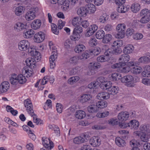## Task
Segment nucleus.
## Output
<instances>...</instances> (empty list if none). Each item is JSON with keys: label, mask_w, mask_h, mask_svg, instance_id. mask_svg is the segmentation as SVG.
<instances>
[{"label": "nucleus", "mask_w": 150, "mask_h": 150, "mask_svg": "<svg viewBox=\"0 0 150 150\" xmlns=\"http://www.w3.org/2000/svg\"><path fill=\"white\" fill-rule=\"evenodd\" d=\"M119 88L117 86H112L109 88L108 92H103L98 94L96 97L99 100L108 99L110 98V94L115 95L118 93Z\"/></svg>", "instance_id": "f257e3e1"}, {"label": "nucleus", "mask_w": 150, "mask_h": 150, "mask_svg": "<svg viewBox=\"0 0 150 150\" xmlns=\"http://www.w3.org/2000/svg\"><path fill=\"white\" fill-rule=\"evenodd\" d=\"M134 78L133 77L130 75H127L123 76L122 78L121 81L122 83H125V85L128 87H131L134 86Z\"/></svg>", "instance_id": "f03ea898"}, {"label": "nucleus", "mask_w": 150, "mask_h": 150, "mask_svg": "<svg viewBox=\"0 0 150 150\" xmlns=\"http://www.w3.org/2000/svg\"><path fill=\"white\" fill-rule=\"evenodd\" d=\"M38 11L37 8L30 9L26 13L25 17L26 20L29 21L33 19L35 17V13Z\"/></svg>", "instance_id": "7ed1b4c3"}, {"label": "nucleus", "mask_w": 150, "mask_h": 150, "mask_svg": "<svg viewBox=\"0 0 150 150\" xmlns=\"http://www.w3.org/2000/svg\"><path fill=\"white\" fill-rule=\"evenodd\" d=\"M28 52L30 54V55L32 56L34 59L35 61L40 60L41 58V56L40 53L37 51L35 48H33L30 47L28 49Z\"/></svg>", "instance_id": "20e7f679"}, {"label": "nucleus", "mask_w": 150, "mask_h": 150, "mask_svg": "<svg viewBox=\"0 0 150 150\" xmlns=\"http://www.w3.org/2000/svg\"><path fill=\"white\" fill-rule=\"evenodd\" d=\"M30 43L27 40H23L21 41L18 44V48L21 51H25L28 49H28L30 48L29 47Z\"/></svg>", "instance_id": "39448f33"}, {"label": "nucleus", "mask_w": 150, "mask_h": 150, "mask_svg": "<svg viewBox=\"0 0 150 150\" xmlns=\"http://www.w3.org/2000/svg\"><path fill=\"white\" fill-rule=\"evenodd\" d=\"M42 140L43 141L42 144L46 148L51 149L54 147L53 143L50 140V138L47 139V138L44 137L42 138Z\"/></svg>", "instance_id": "423d86ee"}, {"label": "nucleus", "mask_w": 150, "mask_h": 150, "mask_svg": "<svg viewBox=\"0 0 150 150\" xmlns=\"http://www.w3.org/2000/svg\"><path fill=\"white\" fill-rule=\"evenodd\" d=\"M89 139V136L84 134L83 137H77L74 138V142L76 144H79L87 141Z\"/></svg>", "instance_id": "0eeeda50"}, {"label": "nucleus", "mask_w": 150, "mask_h": 150, "mask_svg": "<svg viewBox=\"0 0 150 150\" xmlns=\"http://www.w3.org/2000/svg\"><path fill=\"white\" fill-rule=\"evenodd\" d=\"M44 33L42 32L37 33L34 35V40L35 42L39 43L42 42L45 39Z\"/></svg>", "instance_id": "6e6552de"}, {"label": "nucleus", "mask_w": 150, "mask_h": 150, "mask_svg": "<svg viewBox=\"0 0 150 150\" xmlns=\"http://www.w3.org/2000/svg\"><path fill=\"white\" fill-rule=\"evenodd\" d=\"M98 26L96 24L91 25L87 30L86 36L89 37L92 35L97 30Z\"/></svg>", "instance_id": "1a4fd4ad"}, {"label": "nucleus", "mask_w": 150, "mask_h": 150, "mask_svg": "<svg viewBox=\"0 0 150 150\" xmlns=\"http://www.w3.org/2000/svg\"><path fill=\"white\" fill-rule=\"evenodd\" d=\"M10 84L7 81L2 82L0 85V93H4L6 92L9 89Z\"/></svg>", "instance_id": "9d476101"}, {"label": "nucleus", "mask_w": 150, "mask_h": 150, "mask_svg": "<svg viewBox=\"0 0 150 150\" xmlns=\"http://www.w3.org/2000/svg\"><path fill=\"white\" fill-rule=\"evenodd\" d=\"M57 3L59 4L63 5L62 7L64 10L66 11L69 8L70 2L69 1V0H58Z\"/></svg>", "instance_id": "9b49d317"}, {"label": "nucleus", "mask_w": 150, "mask_h": 150, "mask_svg": "<svg viewBox=\"0 0 150 150\" xmlns=\"http://www.w3.org/2000/svg\"><path fill=\"white\" fill-rule=\"evenodd\" d=\"M129 116V114L127 112H122L119 113L118 115V118L119 120L124 121L127 120Z\"/></svg>", "instance_id": "f8f14e48"}, {"label": "nucleus", "mask_w": 150, "mask_h": 150, "mask_svg": "<svg viewBox=\"0 0 150 150\" xmlns=\"http://www.w3.org/2000/svg\"><path fill=\"white\" fill-rule=\"evenodd\" d=\"M130 59V56L128 54H125L120 56V57L119 58L118 60L121 61L122 65L125 66L126 63L129 61Z\"/></svg>", "instance_id": "ddd939ff"}, {"label": "nucleus", "mask_w": 150, "mask_h": 150, "mask_svg": "<svg viewBox=\"0 0 150 150\" xmlns=\"http://www.w3.org/2000/svg\"><path fill=\"white\" fill-rule=\"evenodd\" d=\"M87 13H93L96 10L95 6L93 4L88 3L85 6Z\"/></svg>", "instance_id": "4468645a"}, {"label": "nucleus", "mask_w": 150, "mask_h": 150, "mask_svg": "<svg viewBox=\"0 0 150 150\" xmlns=\"http://www.w3.org/2000/svg\"><path fill=\"white\" fill-rule=\"evenodd\" d=\"M101 140L98 137H94L90 140V144L94 147L99 146L100 144Z\"/></svg>", "instance_id": "2eb2a0df"}, {"label": "nucleus", "mask_w": 150, "mask_h": 150, "mask_svg": "<svg viewBox=\"0 0 150 150\" xmlns=\"http://www.w3.org/2000/svg\"><path fill=\"white\" fill-rule=\"evenodd\" d=\"M28 26L26 24H23L22 23L18 22L16 23L15 25L14 28L18 31H20L21 30L26 29L27 28Z\"/></svg>", "instance_id": "dca6fc26"}, {"label": "nucleus", "mask_w": 150, "mask_h": 150, "mask_svg": "<svg viewBox=\"0 0 150 150\" xmlns=\"http://www.w3.org/2000/svg\"><path fill=\"white\" fill-rule=\"evenodd\" d=\"M139 126V122L136 120H132L129 122V127L132 129H137Z\"/></svg>", "instance_id": "f3484780"}, {"label": "nucleus", "mask_w": 150, "mask_h": 150, "mask_svg": "<svg viewBox=\"0 0 150 150\" xmlns=\"http://www.w3.org/2000/svg\"><path fill=\"white\" fill-rule=\"evenodd\" d=\"M77 14L80 16L85 17L87 15V12L85 6L81 7L78 9L77 11Z\"/></svg>", "instance_id": "a211bd4d"}, {"label": "nucleus", "mask_w": 150, "mask_h": 150, "mask_svg": "<svg viewBox=\"0 0 150 150\" xmlns=\"http://www.w3.org/2000/svg\"><path fill=\"white\" fill-rule=\"evenodd\" d=\"M35 62L34 59L33 60L32 58H28L25 61L27 65L30 69H34L36 67V66Z\"/></svg>", "instance_id": "6ab92c4d"}, {"label": "nucleus", "mask_w": 150, "mask_h": 150, "mask_svg": "<svg viewBox=\"0 0 150 150\" xmlns=\"http://www.w3.org/2000/svg\"><path fill=\"white\" fill-rule=\"evenodd\" d=\"M41 25V22L40 20L37 19L34 21L32 23V28L35 30L37 29L40 27Z\"/></svg>", "instance_id": "aec40b11"}, {"label": "nucleus", "mask_w": 150, "mask_h": 150, "mask_svg": "<svg viewBox=\"0 0 150 150\" xmlns=\"http://www.w3.org/2000/svg\"><path fill=\"white\" fill-rule=\"evenodd\" d=\"M87 109L88 111L91 113H93L99 110L98 107L96 104L90 105L87 107Z\"/></svg>", "instance_id": "412c9836"}, {"label": "nucleus", "mask_w": 150, "mask_h": 150, "mask_svg": "<svg viewBox=\"0 0 150 150\" xmlns=\"http://www.w3.org/2000/svg\"><path fill=\"white\" fill-rule=\"evenodd\" d=\"M92 98L91 95L89 94H85L82 96L80 98V102L84 103L90 100Z\"/></svg>", "instance_id": "4be33fe9"}, {"label": "nucleus", "mask_w": 150, "mask_h": 150, "mask_svg": "<svg viewBox=\"0 0 150 150\" xmlns=\"http://www.w3.org/2000/svg\"><path fill=\"white\" fill-rule=\"evenodd\" d=\"M130 8L132 12L137 13L140 10V6L139 4L134 3L132 5Z\"/></svg>", "instance_id": "5701e85b"}, {"label": "nucleus", "mask_w": 150, "mask_h": 150, "mask_svg": "<svg viewBox=\"0 0 150 150\" xmlns=\"http://www.w3.org/2000/svg\"><path fill=\"white\" fill-rule=\"evenodd\" d=\"M85 49V46L83 44H81L76 46L74 50L76 53H79L83 51Z\"/></svg>", "instance_id": "b1692460"}, {"label": "nucleus", "mask_w": 150, "mask_h": 150, "mask_svg": "<svg viewBox=\"0 0 150 150\" xmlns=\"http://www.w3.org/2000/svg\"><path fill=\"white\" fill-rule=\"evenodd\" d=\"M89 53L91 55L97 56L101 52V49L98 47H95L94 49L88 50Z\"/></svg>", "instance_id": "393cba45"}, {"label": "nucleus", "mask_w": 150, "mask_h": 150, "mask_svg": "<svg viewBox=\"0 0 150 150\" xmlns=\"http://www.w3.org/2000/svg\"><path fill=\"white\" fill-rule=\"evenodd\" d=\"M75 116L78 119H82L86 116V113L83 111L79 110L76 112Z\"/></svg>", "instance_id": "a878e982"}, {"label": "nucleus", "mask_w": 150, "mask_h": 150, "mask_svg": "<svg viewBox=\"0 0 150 150\" xmlns=\"http://www.w3.org/2000/svg\"><path fill=\"white\" fill-rule=\"evenodd\" d=\"M112 85V83L110 81L105 82L104 83L101 84L100 87L104 90H107L108 92L110 88Z\"/></svg>", "instance_id": "bb28decb"}, {"label": "nucleus", "mask_w": 150, "mask_h": 150, "mask_svg": "<svg viewBox=\"0 0 150 150\" xmlns=\"http://www.w3.org/2000/svg\"><path fill=\"white\" fill-rule=\"evenodd\" d=\"M133 50V46L131 45H127L124 48L123 52L125 54H129L132 53Z\"/></svg>", "instance_id": "cd10ccee"}, {"label": "nucleus", "mask_w": 150, "mask_h": 150, "mask_svg": "<svg viewBox=\"0 0 150 150\" xmlns=\"http://www.w3.org/2000/svg\"><path fill=\"white\" fill-rule=\"evenodd\" d=\"M117 9V11L120 13H124L127 11L129 9V7L124 6L123 4H120L118 6Z\"/></svg>", "instance_id": "c85d7f7f"}, {"label": "nucleus", "mask_w": 150, "mask_h": 150, "mask_svg": "<svg viewBox=\"0 0 150 150\" xmlns=\"http://www.w3.org/2000/svg\"><path fill=\"white\" fill-rule=\"evenodd\" d=\"M115 143L117 145L120 147L124 146L126 144L125 141L120 137L116 138Z\"/></svg>", "instance_id": "c756f323"}, {"label": "nucleus", "mask_w": 150, "mask_h": 150, "mask_svg": "<svg viewBox=\"0 0 150 150\" xmlns=\"http://www.w3.org/2000/svg\"><path fill=\"white\" fill-rule=\"evenodd\" d=\"M112 36L111 34H108L104 35L103 38L102 42L104 43H108L112 40Z\"/></svg>", "instance_id": "7c9ffc66"}, {"label": "nucleus", "mask_w": 150, "mask_h": 150, "mask_svg": "<svg viewBox=\"0 0 150 150\" xmlns=\"http://www.w3.org/2000/svg\"><path fill=\"white\" fill-rule=\"evenodd\" d=\"M33 69H27V68H24L23 69L22 72L23 73H25V74H26V76L27 77H29L32 76L33 74Z\"/></svg>", "instance_id": "2f4dec72"}, {"label": "nucleus", "mask_w": 150, "mask_h": 150, "mask_svg": "<svg viewBox=\"0 0 150 150\" xmlns=\"http://www.w3.org/2000/svg\"><path fill=\"white\" fill-rule=\"evenodd\" d=\"M97 105L99 108H103L107 107L108 105L107 103L105 100H101L98 101L96 103Z\"/></svg>", "instance_id": "473e14b6"}, {"label": "nucleus", "mask_w": 150, "mask_h": 150, "mask_svg": "<svg viewBox=\"0 0 150 150\" xmlns=\"http://www.w3.org/2000/svg\"><path fill=\"white\" fill-rule=\"evenodd\" d=\"M10 81L11 84L13 85H16L18 83L17 75L14 74L13 75L11 76V77Z\"/></svg>", "instance_id": "72a5a7b5"}, {"label": "nucleus", "mask_w": 150, "mask_h": 150, "mask_svg": "<svg viewBox=\"0 0 150 150\" xmlns=\"http://www.w3.org/2000/svg\"><path fill=\"white\" fill-rule=\"evenodd\" d=\"M79 79V76H76L70 78L68 80V83L70 84H73L77 82Z\"/></svg>", "instance_id": "f704fd0d"}, {"label": "nucleus", "mask_w": 150, "mask_h": 150, "mask_svg": "<svg viewBox=\"0 0 150 150\" xmlns=\"http://www.w3.org/2000/svg\"><path fill=\"white\" fill-rule=\"evenodd\" d=\"M141 16L150 17V13L148 9L145 8L142 9L140 12Z\"/></svg>", "instance_id": "c9c22d12"}, {"label": "nucleus", "mask_w": 150, "mask_h": 150, "mask_svg": "<svg viewBox=\"0 0 150 150\" xmlns=\"http://www.w3.org/2000/svg\"><path fill=\"white\" fill-rule=\"evenodd\" d=\"M104 35V32L102 30H99L96 33V36L97 39H100L103 38Z\"/></svg>", "instance_id": "e433bc0d"}, {"label": "nucleus", "mask_w": 150, "mask_h": 150, "mask_svg": "<svg viewBox=\"0 0 150 150\" xmlns=\"http://www.w3.org/2000/svg\"><path fill=\"white\" fill-rule=\"evenodd\" d=\"M18 82L20 84L24 83L26 81V79L25 77L22 74H20L17 76Z\"/></svg>", "instance_id": "4c0bfd02"}, {"label": "nucleus", "mask_w": 150, "mask_h": 150, "mask_svg": "<svg viewBox=\"0 0 150 150\" xmlns=\"http://www.w3.org/2000/svg\"><path fill=\"white\" fill-rule=\"evenodd\" d=\"M126 25L124 23H120L118 24L116 27V30L118 32L119 31H125L126 28Z\"/></svg>", "instance_id": "58836bf2"}, {"label": "nucleus", "mask_w": 150, "mask_h": 150, "mask_svg": "<svg viewBox=\"0 0 150 150\" xmlns=\"http://www.w3.org/2000/svg\"><path fill=\"white\" fill-rule=\"evenodd\" d=\"M149 136L145 132H142L140 137V139L142 141L147 142L148 141Z\"/></svg>", "instance_id": "ea45409f"}, {"label": "nucleus", "mask_w": 150, "mask_h": 150, "mask_svg": "<svg viewBox=\"0 0 150 150\" xmlns=\"http://www.w3.org/2000/svg\"><path fill=\"white\" fill-rule=\"evenodd\" d=\"M23 9V7L22 6L17 7L15 11V14L17 16L21 15L24 12Z\"/></svg>", "instance_id": "a19ab883"}, {"label": "nucleus", "mask_w": 150, "mask_h": 150, "mask_svg": "<svg viewBox=\"0 0 150 150\" xmlns=\"http://www.w3.org/2000/svg\"><path fill=\"white\" fill-rule=\"evenodd\" d=\"M25 36L27 38H30L34 34V31L32 29L29 30L24 32Z\"/></svg>", "instance_id": "79ce46f5"}, {"label": "nucleus", "mask_w": 150, "mask_h": 150, "mask_svg": "<svg viewBox=\"0 0 150 150\" xmlns=\"http://www.w3.org/2000/svg\"><path fill=\"white\" fill-rule=\"evenodd\" d=\"M132 71L134 74H137L142 71V69L140 67L136 66L132 68Z\"/></svg>", "instance_id": "37998d69"}, {"label": "nucleus", "mask_w": 150, "mask_h": 150, "mask_svg": "<svg viewBox=\"0 0 150 150\" xmlns=\"http://www.w3.org/2000/svg\"><path fill=\"white\" fill-rule=\"evenodd\" d=\"M90 53H89L88 50L86 51L81 55L79 57L80 59H87L90 57Z\"/></svg>", "instance_id": "c03bdc74"}, {"label": "nucleus", "mask_w": 150, "mask_h": 150, "mask_svg": "<svg viewBox=\"0 0 150 150\" xmlns=\"http://www.w3.org/2000/svg\"><path fill=\"white\" fill-rule=\"evenodd\" d=\"M52 30V32L56 35H58L59 31L57 29V26L55 24L52 23L51 25Z\"/></svg>", "instance_id": "a18cd8bd"}, {"label": "nucleus", "mask_w": 150, "mask_h": 150, "mask_svg": "<svg viewBox=\"0 0 150 150\" xmlns=\"http://www.w3.org/2000/svg\"><path fill=\"white\" fill-rule=\"evenodd\" d=\"M80 59L79 57L75 56L71 58L69 60V62L70 63L76 64Z\"/></svg>", "instance_id": "49530a36"}, {"label": "nucleus", "mask_w": 150, "mask_h": 150, "mask_svg": "<svg viewBox=\"0 0 150 150\" xmlns=\"http://www.w3.org/2000/svg\"><path fill=\"white\" fill-rule=\"evenodd\" d=\"M114 51V48L112 46L111 48L105 50V51L104 53L105 55L106 56L109 57L112 54H113Z\"/></svg>", "instance_id": "de8ad7c7"}, {"label": "nucleus", "mask_w": 150, "mask_h": 150, "mask_svg": "<svg viewBox=\"0 0 150 150\" xmlns=\"http://www.w3.org/2000/svg\"><path fill=\"white\" fill-rule=\"evenodd\" d=\"M25 107L26 108V110L27 111V112L32 116L33 114H34L32 104H30V105L27 106Z\"/></svg>", "instance_id": "09e8293b"}, {"label": "nucleus", "mask_w": 150, "mask_h": 150, "mask_svg": "<svg viewBox=\"0 0 150 150\" xmlns=\"http://www.w3.org/2000/svg\"><path fill=\"white\" fill-rule=\"evenodd\" d=\"M80 35L73 31V35L70 37L71 40L73 41L78 40L80 38Z\"/></svg>", "instance_id": "8fccbe9b"}, {"label": "nucleus", "mask_w": 150, "mask_h": 150, "mask_svg": "<svg viewBox=\"0 0 150 150\" xmlns=\"http://www.w3.org/2000/svg\"><path fill=\"white\" fill-rule=\"evenodd\" d=\"M108 56H106L102 55L98 57L97 59L98 62H103L107 61L108 59L107 58Z\"/></svg>", "instance_id": "3c124183"}, {"label": "nucleus", "mask_w": 150, "mask_h": 150, "mask_svg": "<svg viewBox=\"0 0 150 150\" xmlns=\"http://www.w3.org/2000/svg\"><path fill=\"white\" fill-rule=\"evenodd\" d=\"M32 117L33 118L34 122L36 123L37 125L39 123L40 124L42 123V121L40 119L37 118V116L35 114H33Z\"/></svg>", "instance_id": "603ef678"}, {"label": "nucleus", "mask_w": 150, "mask_h": 150, "mask_svg": "<svg viewBox=\"0 0 150 150\" xmlns=\"http://www.w3.org/2000/svg\"><path fill=\"white\" fill-rule=\"evenodd\" d=\"M150 20V17L142 16L140 21L142 23H145L149 22Z\"/></svg>", "instance_id": "864d4df0"}, {"label": "nucleus", "mask_w": 150, "mask_h": 150, "mask_svg": "<svg viewBox=\"0 0 150 150\" xmlns=\"http://www.w3.org/2000/svg\"><path fill=\"white\" fill-rule=\"evenodd\" d=\"M124 66V65H122V63L121 62H120L112 65L111 66V68L112 69H115L120 68L121 67Z\"/></svg>", "instance_id": "5fc2aeb1"}, {"label": "nucleus", "mask_w": 150, "mask_h": 150, "mask_svg": "<svg viewBox=\"0 0 150 150\" xmlns=\"http://www.w3.org/2000/svg\"><path fill=\"white\" fill-rule=\"evenodd\" d=\"M74 32L80 35L83 31L82 28L79 26H76L74 29Z\"/></svg>", "instance_id": "6e6d98bb"}, {"label": "nucleus", "mask_w": 150, "mask_h": 150, "mask_svg": "<svg viewBox=\"0 0 150 150\" xmlns=\"http://www.w3.org/2000/svg\"><path fill=\"white\" fill-rule=\"evenodd\" d=\"M108 18V16L106 14H103L102 16H100V21L101 23H104L107 21Z\"/></svg>", "instance_id": "4d7b16f0"}, {"label": "nucleus", "mask_w": 150, "mask_h": 150, "mask_svg": "<svg viewBox=\"0 0 150 150\" xmlns=\"http://www.w3.org/2000/svg\"><path fill=\"white\" fill-rule=\"evenodd\" d=\"M98 83H96L95 82L91 83L88 84V88L90 89H92L96 88L98 87Z\"/></svg>", "instance_id": "13d9d810"}, {"label": "nucleus", "mask_w": 150, "mask_h": 150, "mask_svg": "<svg viewBox=\"0 0 150 150\" xmlns=\"http://www.w3.org/2000/svg\"><path fill=\"white\" fill-rule=\"evenodd\" d=\"M96 83H98V87L101 86V84L104 83L105 81H104V78L102 77H100L98 78L96 80Z\"/></svg>", "instance_id": "bf43d9fd"}, {"label": "nucleus", "mask_w": 150, "mask_h": 150, "mask_svg": "<svg viewBox=\"0 0 150 150\" xmlns=\"http://www.w3.org/2000/svg\"><path fill=\"white\" fill-rule=\"evenodd\" d=\"M79 72L78 68L77 67H75L69 71V74L70 75H72L76 74Z\"/></svg>", "instance_id": "052dcab7"}, {"label": "nucleus", "mask_w": 150, "mask_h": 150, "mask_svg": "<svg viewBox=\"0 0 150 150\" xmlns=\"http://www.w3.org/2000/svg\"><path fill=\"white\" fill-rule=\"evenodd\" d=\"M135 33V31L132 28H128L126 33V34L127 36H130Z\"/></svg>", "instance_id": "680f3d73"}, {"label": "nucleus", "mask_w": 150, "mask_h": 150, "mask_svg": "<svg viewBox=\"0 0 150 150\" xmlns=\"http://www.w3.org/2000/svg\"><path fill=\"white\" fill-rule=\"evenodd\" d=\"M65 22L61 20H59L58 21V28L59 29H61L64 26Z\"/></svg>", "instance_id": "e2e57ef3"}, {"label": "nucleus", "mask_w": 150, "mask_h": 150, "mask_svg": "<svg viewBox=\"0 0 150 150\" xmlns=\"http://www.w3.org/2000/svg\"><path fill=\"white\" fill-rule=\"evenodd\" d=\"M143 38V35L140 33H137L133 36V38L136 40H138L142 39Z\"/></svg>", "instance_id": "0e129e2a"}, {"label": "nucleus", "mask_w": 150, "mask_h": 150, "mask_svg": "<svg viewBox=\"0 0 150 150\" xmlns=\"http://www.w3.org/2000/svg\"><path fill=\"white\" fill-rule=\"evenodd\" d=\"M125 36V31H119L116 35V38H122L124 37Z\"/></svg>", "instance_id": "69168bd1"}, {"label": "nucleus", "mask_w": 150, "mask_h": 150, "mask_svg": "<svg viewBox=\"0 0 150 150\" xmlns=\"http://www.w3.org/2000/svg\"><path fill=\"white\" fill-rule=\"evenodd\" d=\"M81 25L83 28H86L88 26L89 23L87 20H84L82 21Z\"/></svg>", "instance_id": "338daca9"}, {"label": "nucleus", "mask_w": 150, "mask_h": 150, "mask_svg": "<svg viewBox=\"0 0 150 150\" xmlns=\"http://www.w3.org/2000/svg\"><path fill=\"white\" fill-rule=\"evenodd\" d=\"M142 82L146 85H150V79L144 78L142 80Z\"/></svg>", "instance_id": "774afa93"}]
</instances>
